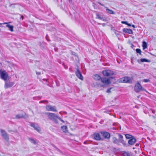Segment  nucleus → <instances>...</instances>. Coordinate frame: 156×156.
<instances>
[{"label": "nucleus", "mask_w": 156, "mask_h": 156, "mask_svg": "<svg viewBox=\"0 0 156 156\" xmlns=\"http://www.w3.org/2000/svg\"><path fill=\"white\" fill-rule=\"evenodd\" d=\"M117 134L118 136V138L113 137L112 138V143L118 145H119V144L121 143L124 146L126 145V142L124 140L123 136L120 133H117Z\"/></svg>", "instance_id": "f257e3e1"}, {"label": "nucleus", "mask_w": 156, "mask_h": 156, "mask_svg": "<svg viewBox=\"0 0 156 156\" xmlns=\"http://www.w3.org/2000/svg\"><path fill=\"white\" fill-rule=\"evenodd\" d=\"M48 116L49 119L54 122L56 123L58 122L57 117L58 116L55 114L52 113L47 112L45 114Z\"/></svg>", "instance_id": "f03ea898"}, {"label": "nucleus", "mask_w": 156, "mask_h": 156, "mask_svg": "<svg viewBox=\"0 0 156 156\" xmlns=\"http://www.w3.org/2000/svg\"><path fill=\"white\" fill-rule=\"evenodd\" d=\"M0 77L4 81H6L8 80L9 76L5 71L0 70Z\"/></svg>", "instance_id": "7ed1b4c3"}, {"label": "nucleus", "mask_w": 156, "mask_h": 156, "mask_svg": "<svg viewBox=\"0 0 156 156\" xmlns=\"http://www.w3.org/2000/svg\"><path fill=\"white\" fill-rule=\"evenodd\" d=\"M134 90L136 93H138L140 91H146V89L143 88L138 82L135 85Z\"/></svg>", "instance_id": "20e7f679"}, {"label": "nucleus", "mask_w": 156, "mask_h": 156, "mask_svg": "<svg viewBox=\"0 0 156 156\" xmlns=\"http://www.w3.org/2000/svg\"><path fill=\"white\" fill-rule=\"evenodd\" d=\"M119 80L122 83H131L132 82V79L128 76L123 77Z\"/></svg>", "instance_id": "39448f33"}, {"label": "nucleus", "mask_w": 156, "mask_h": 156, "mask_svg": "<svg viewBox=\"0 0 156 156\" xmlns=\"http://www.w3.org/2000/svg\"><path fill=\"white\" fill-rule=\"evenodd\" d=\"M104 76H112L114 74V72L110 70H105L102 72Z\"/></svg>", "instance_id": "423d86ee"}, {"label": "nucleus", "mask_w": 156, "mask_h": 156, "mask_svg": "<svg viewBox=\"0 0 156 156\" xmlns=\"http://www.w3.org/2000/svg\"><path fill=\"white\" fill-rule=\"evenodd\" d=\"M136 142V140L135 137L134 136L133 138H131L128 140V144L126 143V145H124L126 147H129L131 146L134 145Z\"/></svg>", "instance_id": "0eeeda50"}, {"label": "nucleus", "mask_w": 156, "mask_h": 156, "mask_svg": "<svg viewBox=\"0 0 156 156\" xmlns=\"http://www.w3.org/2000/svg\"><path fill=\"white\" fill-rule=\"evenodd\" d=\"M1 134L2 137L6 141H8L9 140V136L5 131L1 129Z\"/></svg>", "instance_id": "6e6552de"}, {"label": "nucleus", "mask_w": 156, "mask_h": 156, "mask_svg": "<svg viewBox=\"0 0 156 156\" xmlns=\"http://www.w3.org/2000/svg\"><path fill=\"white\" fill-rule=\"evenodd\" d=\"M46 110L49 111L56 112L57 110L55 106H52L50 105H47L46 106Z\"/></svg>", "instance_id": "1a4fd4ad"}, {"label": "nucleus", "mask_w": 156, "mask_h": 156, "mask_svg": "<svg viewBox=\"0 0 156 156\" xmlns=\"http://www.w3.org/2000/svg\"><path fill=\"white\" fill-rule=\"evenodd\" d=\"M96 18L97 19H98L105 21H106L107 20L106 17H104L102 15L100 14L99 13H96Z\"/></svg>", "instance_id": "9d476101"}, {"label": "nucleus", "mask_w": 156, "mask_h": 156, "mask_svg": "<svg viewBox=\"0 0 156 156\" xmlns=\"http://www.w3.org/2000/svg\"><path fill=\"white\" fill-rule=\"evenodd\" d=\"M14 84L13 82L7 81L5 82V88L6 89L12 86Z\"/></svg>", "instance_id": "9b49d317"}, {"label": "nucleus", "mask_w": 156, "mask_h": 156, "mask_svg": "<svg viewBox=\"0 0 156 156\" xmlns=\"http://www.w3.org/2000/svg\"><path fill=\"white\" fill-rule=\"evenodd\" d=\"M101 80L102 83L107 84H110L111 83L110 79L108 78H101Z\"/></svg>", "instance_id": "f8f14e48"}, {"label": "nucleus", "mask_w": 156, "mask_h": 156, "mask_svg": "<svg viewBox=\"0 0 156 156\" xmlns=\"http://www.w3.org/2000/svg\"><path fill=\"white\" fill-rule=\"evenodd\" d=\"M75 74L76 76L80 79L82 80L83 78L79 69H77L75 72Z\"/></svg>", "instance_id": "ddd939ff"}, {"label": "nucleus", "mask_w": 156, "mask_h": 156, "mask_svg": "<svg viewBox=\"0 0 156 156\" xmlns=\"http://www.w3.org/2000/svg\"><path fill=\"white\" fill-rule=\"evenodd\" d=\"M101 133L105 139H108L110 138V134L108 132H101Z\"/></svg>", "instance_id": "4468645a"}, {"label": "nucleus", "mask_w": 156, "mask_h": 156, "mask_svg": "<svg viewBox=\"0 0 156 156\" xmlns=\"http://www.w3.org/2000/svg\"><path fill=\"white\" fill-rule=\"evenodd\" d=\"M93 136L94 139L97 140H103V139H102L100 136V134L98 133H96L93 134Z\"/></svg>", "instance_id": "2eb2a0df"}, {"label": "nucleus", "mask_w": 156, "mask_h": 156, "mask_svg": "<svg viewBox=\"0 0 156 156\" xmlns=\"http://www.w3.org/2000/svg\"><path fill=\"white\" fill-rule=\"evenodd\" d=\"M9 23H0V25L2 24H7L6 25V27H8L9 29V30L12 32L13 31V26L12 25H9Z\"/></svg>", "instance_id": "dca6fc26"}, {"label": "nucleus", "mask_w": 156, "mask_h": 156, "mask_svg": "<svg viewBox=\"0 0 156 156\" xmlns=\"http://www.w3.org/2000/svg\"><path fill=\"white\" fill-rule=\"evenodd\" d=\"M123 32L126 33H128L130 34H133L132 30L129 29L124 28L122 30Z\"/></svg>", "instance_id": "f3484780"}, {"label": "nucleus", "mask_w": 156, "mask_h": 156, "mask_svg": "<svg viewBox=\"0 0 156 156\" xmlns=\"http://www.w3.org/2000/svg\"><path fill=\"white\" fill-rule=\"evenodd\" d=\"M123 156H133L131 152L123 151L122 152Z\"/></svg>", "instance_id": "a211bd4d"}, {"label": "nucleus", "mask_w": 156, "mask_h": 156, "mask_svg": "<svg viewBox=\"0 0 156 156\" xmlns=\"http://www.w3.org/2000/svg\"><path fill=\"white\" fill-rule=\"evenodd\" d=\"M25 115L26 114L25 113L18 114L16 115V118L17 119H21L23 118Z\"/></svg>", "instance_id": "6ab92c4d"}, {"label": "nucleus", "mask_w": 156, "mask_h": 156, "mask_svg": "<svg viewBox=\"0 0 156 156\" xmlns=\"http://www.w3.org/2000/svg\"><path fill=\"white\" fill-rule=\"evenodd\" d=\"M137 62L139 63H141V62H150V61L145 58H142L140 59V60H138Z\"/></svg>", "instance_id": "aec40b11"}, {"label": "nucleus", "mask_w": 156, "mask_h": 156, "mask_svg": "<svg viewBox=\"0 0 156 156\" xmlns=\"http://www.w3.org/2000/svg\"><path fill=\"white\" fill-rule=\"evenodd\" d=\"M30 126L34 128V129L36 130L38 132H40V128L39 127L37 126H35V125L34 123H31L30 124Z\"/></svg>", "instance_id": "412c9836"}, {"label": "nucleus", "mask_w": 156, "mask_h": 156, "mask_svg": "<svg viewBox=\"0 0 156 156\" xmlns=\"http://www.w3.org/2000/svg\"><path fill=\"white\" fill-rule=\"evenodd\" d=\"M94 79L97 80H101L102 78L101 77L100 75L97 74H95L94 75Z\"/></svg>", "instance_id": "4be33fe9"}, {"label": "nucleus", "mask_w": 156, "mask_h": 156, "mask_svg": "<svg viewBox=\"0 0 156 156\" xmlns=\"http://www.w3.org/2000/svg\"><path fill=\"white\" fill-rule=\"evenodd\" d=\"M67 126H62L61 129L65 133H67L68 132L67 130Z\"/></svg>", "instance_id": "5701e85b"}, {"label": "nucleus", "mask_w": 156, "mask_h": 156, "mask_svg": "<svg viewBox=\"0 0 156 156\" xmlns=\"http://www.w3.org/2000/svg\"><path fill=\"white\" fill-rule=\"evenodd\" d=\"M125 136L126 139H127L129 140L134 137V136H132V135L128 134H125Z\"/></svg>", "instance_id": "b1692460"}, {"label": "nucleus", "mask_w": 156, "mask_h": 156, "mask_svg": "<svg viewBox=\"0 0 156 156\" xmlns=\"http://www.w3.org/2000/svg\"><path fill=\"white\" fill-rule=\"evenodd\" d=\"M142 47L143 50H144L147 48V44L146 42L145 41L143 42Z\"/></svg>", "instance_id": "393cba45"}, {"label": "nucleus", "mask_w": 156, "mask_h": 156, "mask_svg": "<svg viewBox=\"0 0 156 156\" xmlns=\"http://www.w3.org/2000/svg\"><path fill=\"white\" fill-rule=\"evenodd\" d=\"M107 12L109 14H115V12L113 10L108 9L107 8L106 9Z\"/></svg>", "instance_id": "a878e982"}, {"label": "nucleus", "mask_w": 156, "mask_h": 156, "mask_svg": "<svg viewBox=\"0 0 156 156\" xmlns=\"http://www.w3.org/2000/svg\"><path fill=\"white\" fill-rule=\"evenodd\" d=\"M115 34V35L118 37V36L120 35V34L119 33H122V32L120 31H115L114 32Z\"/></svg>", "instance_id": "bb28decb"}, {"label": "nucleus", "mask_w": 156, "mask_h": 156, "mask_svg": "<svg viewBox=\"0 0 156 156\" xmlns=\"http://www.w3.org/2000/svg\"><path fill=\"white\" fill-rule=\"evenodd\" d=\"M136 53L139 54L140 55H141V51L140 49L137 48L136 50Z\"/></svg>", "instance_id": "cd10ccee"}, {"label": "nucleus", "mask_w": 156, "mask_h": 156, "mask_svg": "<svg viewBox=\"0 0 156 156\" xmlns=\"http://www.w3.org/2000/svg\"><path fill=\"white\" fill-rule=\"evenodd\" d=\"M29 140L31 141L32 143H33L34 144H35L36 142L33 139L30 138H28Z\"/></svg>", "instance_id": "c85d7f7f"}, {"label": "nucleus", "mask_w": 156, "mask_h": 156, "mask_svg": "<svg viewBox=\"0 0 156 156\" xmlns=\"http://www.w3.org/2000/svg\"><path fill=\"white\" fill-rule=\"evenodd\" d=\"M142 81L144 82L147 83V82H150V80L149 79H144Z\"/></svg>", "instance_id": "c756f323"}, {"label": "nucleus", "mask_w": 156, "mask_h": 156, "mask_svg": "<svg viewBox=\"0 0 156 156\" xmlns=\"http://www.w3.org/2000/svg\"><path fill=\"white\" fill-rule=\"evenodd\" d=\"M112 88V87H111V88H110L108 89L106 91L107 93H111V90Z\"/></svg>", "instance_id": "7c9ffc66"}, {"label": "nucleus", "mask_w": 156, "mask_h": 156, "mask_svg": "<svg viewBox=\"0 0 156 156\" xmlns=\"http://www.w3.org/2000/svg\"><path fill=\"white\" fill-rule=\"evenodd\" d=\"M121 23H122V24H125L126 25H127L128 22L126 21H122L121 22Z\"/></svg>", "instance_id": "2f4dec72"}, {"label": "nucleus", "mask_w": 156, "mask_h": 156, "mask_svg": "<svg viewBox=\"0 0 156 156\" xmlns=\"http://www.w3.org/2000/svg\"><path fill=\"white\" fill-rule=\"evenodd\" d=\"M130 44H131V47L132 48H133V47H134V45L132 44L130 42H129Z\"/></svg>", "instance_id": "473e14b6"}, {"label": "nucleus", "mask_w": 156, "mask_h": 156, "mask_svg": "<svg viewBox=\"0 0 156 156\" xmlns=\"http://www.w3.org/2000/svg\"><path fill=\"white\" fill-rule=\"evenodd\" d=\"M36 73L37 75H40L41 74V73L40 72H38L37 71H36Z\"/></svg>", "instance_id": "72a5a7b5"}, {"label": "nucleus", "mask_w": 156, "mask_h": 156, "mask_svg": "<svg viewBox=\"0 0 156 156\" xmlns=\"http://www.w3.org/2000/svg\"><path fill=\"white\" fill-rule=\"evenodd\" d=\"M151 112H152L153 113V114H155V113H156V111L154 110H152V109H151Z\"/></svg>", "instance_id": "f704fd0d"}, {"label": "nucleus", "mask_w": 156, "mask_h": 156, "mask_svg": "<svg viewBox=\"0 0 156 156\" xmlns=\"http://www.w3.org/2000/svg\"><path fill=\"white\" fill-rule=\"evenodd\" d=\"M58 119L60 121L62 119L59 117L58 116V117H57V120Z\"/></svg>", "instance_id": "c9c22d12"}, {"label": "nucleus", "mask_w": 156, "mask_h": 156, "mask_svg": "<svg viewBox=\"0 0 156 156\" xmlns=\"http://www.w3.org/2000/svg\"><path fill=\"white\" fill-rule=\"evenodd\" d=\"M127 25H128V26H129V27H130V26H131V25L129 23H127Z\"/></svg>", "instance_id": "e433bc0d"}, {"label": "nucleus", "mask_w": 156, "mask_h": 156, "mask_svg": "<svg viewBox=\"0 0 156 156\" xmlns=\"http://www.w3.org/2000/svg\"><path fill=\"white\" fill-rule=\"evenodd\" d=\"M98 3L100 4V5H101V6H104V5L102 4H101V3L100 2H98Z\"/></svg>", "instance_id": "4c0bfd02"}, {"label": "nucleus", "mask_w": 156, "mask_h": 156, "mask_svg": "<svg viewBox=\"0 0 156 156\" xmlns=\"http://www.w3.org/2000/svg\"><path fill=\"white\" fill-rule=\"evenodd\" d=\"M113 126H116L117 125V124H116V123H114L113 124Z\"/></svg>", "instance_id": "58836bf2"}, {"label": "nucleus", "mask_w": 156, "mask_h": 156, "mask_svg": "<svg viewBox=\"0 0 156 156\" xmlns=\"http://www.w3.org/2000/svg\"><path fill=\"white\" fill-rule=\"evenodd\" d=\"M23 16H21L20 17V19H21L22 20H23Z\"/></svg>", "instance_id": "ea45409f"}, {"label": "nucleus", "mask_w": 156, "mask_h": 156, "mask_svg": "<svg viewBox=\"0 0 156 156\" xmlns=\"http://www.w3.org/2000/svg\"><path fill=\"white\" fill-rule=\"evenodd\" d=\"M131 26H132L133 28H135L136 27V26L135 27V25H131Z\"/></svg>", "instance_id": "a19ab883"}, {"label": "nucleus", "mask_w": 156, "mask_h": 156, "mask_svg": "<svg viewBox=\"0 0 156 156\" xmlns=\"http://www.w3.org/2000/svg\"><path fill=\"white\" fill-rule=\"evenodd\" d=\"M102 25L103 27H104L105 26V23H102Z\"/></svg>", "instance_id": "79ce46f5"}, {"label": "nucleus", "mask_w": 156, "mask_h": 156, "mask_svg": "<svg viewBox=\"0 0 156 156\" xmlns=\"http://www.w3.org/2000/svg\"><path fill=\"white\" fill-rule=\"evenodd\" d=\"M100 86H101V87H104V85H103L102 84V85H100Z\"/></svg>", "instance_id": "37998d69"}, {"label": "nucleus", "mask_w": 156, "mask_h": 156, "mask_svg": "<svg viewBox=\"0 0 156 156\" xmlns=\"http://www.w3.org/2000/svg\"><path fill=\"white\" fill-rule=\"evenodd\" d=\"M61 122H64V121H63V120H62V119L61 120Z\"/></svg>", "instance_id": "c03bdc74"}, {"label": "nucleus", "mask_w": 156, "mask_h": 156, "mask_svg": "<svg viewBox=\"0 0 156 156\" xmlns=\"http://www.w3.org/2000/svg\"><path fill=\"white\" fill-rule=\"evenodd\" d=\"M136 146H139V144H136Z\"/></svg>", "instance_id": "a18cd8bd"}, {"label": "nucleus", "mask_w": 156, "mask_h": 156, "mask_svg": "<svg viewBox=\"0 0 156 156\" xmlns=\"http://www.w3.org/2000/svg\"><path fill=\"white\" fill-rule=\"evenodd\" d=\"M110 78H111V79H113V77H110Z\"/></svg>", "instance_id": "49530a36"}, {"label": "nucleus", "mask_w": 156, "mask_h": 156, "mask_svg": "<svg viewBox=\"0 0 156 156\" xmlns=\"http://www.w3.org/2000/svg\"><path fill=\"white\" fill-rule=\"evenodd\" d=\"M152 117H153L154 118H155V116H152Z\"/></svg>", "instance_id": "de8ad7c7"}, {"label": "nucleus", "mask_w": 156, "mask_h": 156, "mask_svg": "<svg viewBox=\"0 0 156 156\" xmlns=\"http://www.w3.org/2000/svg\"><path fill=\"white\" fill-rule=\"evenodd\" d=\"M16 4H11V5H15Z\"/></svg>", "instance_id": "09e8293b"}, {"label": "nucleus", "mask_w": 156, "mask_h": 156, "mask_svg": "<svg viewBox=\"0 0 156 156\" xmlns=\"http://www.w3.org/2000/svg\"><path fill=\"white\" fill-rule=\"evenodd\" d=\"M113 129H115V128H113Z\"/></svg>", "instance_id": "8fccbe9b"}, {"label": "nucleus", "mask_w": 156, "mask_h": 156, "mask_svg": "<svg viewBox=\"0 0 156 156\" xmlns=\"http://www.w3.org/2000/svg\"><path fill=\"white\" fill-rule=\"evenodd\" d=\"M135 149V148L134 147L133 148V149Z\"/></svg>", "instance_id": "3c124183"}, {"label": "nucleus", "mask_w": 156, "mask_h": 156, "mask_svg": "<svg viewBox=\"0 0 156 156\" xmlns=\"http://www.w3.org/2000/svg\"><path fill=\"white\" fill-rule=\"evenodd\" d=\"M42 101H40V102H42Z\"/></svg>", "instance_id": "603ef678"}]
</instances>
